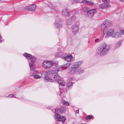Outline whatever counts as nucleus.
I'll use <instances>...</instances> for the list:
<instances>
[{"mask_svg":"<svg viewBox=\"0 0 124 124\" xmlns=\"http://www.w3.org/2000/svg\"><path fill=\"white\" fill-rule=\"evenodd\" d=\"M111 24V21L110 20H105L101 24V30L103 32L104 34L106 33L107 31Z\"/></svg>","mask_w":124,"mask_h":124,"instance_id":"7ed1b4c3","label":"nucleus"},{"mask_svg":"<svg viewBox=\"0 0 124 124\" xmlns=\"http://www.w3.org/2000/svg\"><path fill=\"white\" fill-rule=\"evenodd\" d=\"M31 9L30 11H34L36 8V6L35 5H30Z\"/></svg>","mask_w":124,"mask_h":124,"instance_id":"6ab92c4d","label":"nucleus"},{"mask_svg":"<svg viewBox=\"0 0 124 124\" xmlns=\"http://www.w3.org/2000/svg\"><path fill=\"white\" fill-rule=\"evenodd\" d=\"M31 61L32 62V63H34L36 60L35 58L34 57H32L30 59Z\"/></svg>","mask_w":124,"mask_h":124,"instance_id":"c85d7f7f","label":"nucleus"},{"mask_svg":"<svg viewBox=\"0 0 124 124\" xmlns=\"http://www.w3.org/2000/svg\"><path fill=\"white\" fill-rule=\"evenodd\" d=\"M81 61L75 62L68 70L69 73L72 74L76 72H78L80 70V68L78 67L82 63Z\"/></svg>","mask_w":124,"mask_h":124,"instance_id":"f03ea898","label":"nucleus"},{"mask_svg":"<svg viewBox=\"0 0 124 124\" xmlns=\"http://www.w3.org/2000/svg\"><path fill=\"white\" fill-rule=\"evenodd\" d=\"M63 90L62 89L61 90H60L59 91V94L60 95H61L62 94V93L64 92H67V90L66 89H63Z\"/></svg>","mask_w":124,"mask_h":124,"instance_id":"cd10ccee","label":"nucleus"},{"mask_svg":"<svg viewBox=\"0 0 124 124\" xmlns=\"http://www.w3.org/2000/svg\"><path fill=\"white\" fill-rule=\"evenodd\" d=\"M61 78L57 74L54 75V78L53 79L50 78V79L49 80V81L51 82H57L58 81H60Z\"/></svg>","mask_w":124,"mask_h":124,"instance_id":"0eeeda50","label":"nucleus"},{"mask_svg":"<svg viewBox=\"0 0 124 124\" xmlns=\"http://www.w3.org/2000/svg\"><path fill=\"white\" fill-rule=\"evenodd\" d=\"M81 124H83V123H82Z\"/></svg>","mask_w":124,"mask_h":124,"instance_id":"c03bdc74","label":"nucleus"},{"mask_svg":"<svg viewBox=\"0 0 124 124\" xmlns=\"http://www.w3.org/2000/svg\"><path fill=\"white\" fill-rule=\"evenodd\" d=\"M111 46L106 43H103L97 50V53L100 54L101 56H104L109 50Z\"/></svg>","mask_w":124,"mask_h":124,"instance_id":"f257e3e1","label":"nucleus"},{"mask_svg":"<svg viewBox=\"0 0 124 124\" xmlns=\"http://www.w3.org/2000/svg\"><path fill=\"white\" fill-rule=\"evenodd\" d=\"M81 68H80V70L79 71V74H81V73H82L84 71V70H81Z\"/></svg>","mask_w":124,"mask_h":124,"instance_id":"72a5a7b5","label":"nucleus"},{"mask_svg":"<svg viewBox=\"0 0 124 124\" xmlns=\"http://www.w3.org/2000/svg\"><path fill=\"white\" fill-rule=\"evenodd\" d=\"M78 27L76 25H73L72 26V30L73 32L76 33L78 32Z\"/></svg>","mask_w":124,"mask_h":124,"instance_id":"ddd939ff","label":"nucleus"},{"mask_svg":"<svg viewBox=\"0 0 124 124\" xmlns=\"http://www.w3.org/2000/svg\"><path fill=\"white\" fill-rule=\"evenodd\" d=\"M83 11L84 12H87L89 10H90L89 8H88L87 7H85L83 9Z\"/></svg>","mask_w":124,"mask_h":124,"instance_id":"bb28decb","label":"nucleus"},{"mask_svg":"<svg viewBox=\"0 0 124 124\" xmlns=\"http://www.w3.org/2000/svg\"><path fill=\"white\" fill-rule=\"evenodd\" d=\"M59 70H50L48 72L49 76L50 77L54 75L57 74V73L58 72Z\"/></svg>","mask_w":124,"mask_h":124,"instance_id":"9b49d317","label":"nucleus"},{"mask_svg":"<svg viewBox=\"0 0 124 124\" xmlns=\"http://www.w3.org/2000/svg\"><path fill=\"white\" fill-rule=\"evenodd\" d=\"M79 2V0H75L74 2L75 3H78Z\"/></svg>","mask_w":124,"mask_h":124,"instance_id":"58836bf2","label":"nucleus"},{"mask_svg":"<svg viewBox=\"0 0 124 124\" xmlns=\"http://www.w3.org/2000/svg\"><path fill=\"white\" fill-rule=\"evenodd\" d=\"M73 79V78L72 77L70 78V81H71Z\"/></svg>","mask_w":124,"mask_h":124,"instance_id":"ea45409f","label":"nucleus"},{"mask_svg":"<svg viewBox=\"0 0 124 124\" xmlns=\"http://www.w3.org/2000/svg\"><path fill=\"white\" fill-rule=\"evenodd\" d=\"M59 85H61L64 86L65 85V83H64V81L62 80V79H61L60 81H58V82Z\"/></svg>","mask_w":124,"mask_h":124,"instance_id":"4be33fe9","label":"nucleus"},{"mask_svg":"<svg viewBox=\"0 0 124 124\" xmlns=\"http://www.w3.org/2000/svg\"><path fill=\"white\" fill-rule=\"evenodd\" d=\"M114 33V31L113 30L110 29L107 32L106 36L109 37L111 36H112V35Z\"/></svg>","mask_w":124,"mask_h":124,"instance_id":"f3484780","label":"nucleus"},{"mask_svg":"<svg viewBox=\"0 0 124 124\" xmlns=\"http://www.w3.org/2000/svg\"><path fill=\"white\" fill-rule=\"evenodd\" d=\"M60 112L61 113H63L64 111V109L62 108H61L60 109Z\"/></svg>","mask_w":124,"mask_h":124,"instance_id":"473e14b6","label":"nucleus"},{"mask_svg":"<svg viewBox=\"0 0 124 124\" xmlns=\"http://www.w3.org/2000/svg\"><path fill=\"white\" fill-rule=\"evenodd\" d=\"M62 56V58L68 62L71 61L74 59V58L71 54L68 55L64 54H63Z\"/></svg>","mask_w":124,"mask_h":124,"instance_id":"423d86ee","label":"nucleus"},{"mask_svg":"<svg viewBox=\"0 0 124 124\" xmlns=\"http://www.w3.org/2000/svg\"><path fill=\"white\" fill-rule=\"evenodd\" d=\"M54 117L57 121H61L62 123L65 122L66 120L65 117L63 116L58 113L56 114L55 115Z\"/></svg>","mask_w":124,"mask_h":124,"instance_id":"39448f33","label":"nucleus"},{"mask_svg":"<svg viewBox=\"0 0 124 124\" xmlns=\"http://www.w3.org/2000/svg\"><path fill=\"white\" fill-rule=\"evenodd\" d=\"M76 112L77 113H79V110H77L76 111Z\"/></svg>","mask_w":124,"mask_h":124,"instance_id":"a19ab883","label":"nucleus"},{"mask_svg":"<svg viewBox=\"0 0 124 124\" xmlns=\"http://www.w3.org/2000/svg\"><path fill=\"white\" fill-rule=\"evenodd\" d=\"M48 73L46 71H44L43 73L41 75V76L43 77L45 80L46 81H49L50 78L48 77L47 76L48 75Z\"/></svg>","mask_w":124,"mask_h":124,"instance_id":"1a4fd4ad","label":"nucleus"},{"mask_svg":"<svg viewBox=\"0 0 124 124\" xmlns=\"http://www.w3.org/2000/svg\"><path fill=\"white\" fill-rule=\"evenodd\" d=\"M121 36V34L120 33L118 32H114L112 35V37L115 38H118Z\"/></svg>","mask_w":124,"mask_h":124,"instance_id":"4468645a","label":"nucleus"},{"mask_svg":"<svg viewBox=\"0 0 124 124\" xmlns=\"http://www.w3.org/2000/svg\"><path fill=\"white\" fill-rule=\"evenodd\" d=\"M82 3L85 4H88L91 5H93V3L91 1H89L86 0H84L82 1Z\"/></svg>","mask_w":124,"mask_h":124,"instance_id":"dca6fc26","label":"nucleus"},{"mask_svg":"<svg viewBox=\"0 0 124 124\" xmlns=\"http://www.w3.org/2000/svg\"><path fill=\"white\" fill-rule=\"evenodd\" d=\"M1 0H0V1H1Z\"/></svg>","mask_w":124,"mask_h":124,"instance_id":"a18cd8bd","label":"nucleus"},{"mask_svg":"<svg viewBox=\"0 0 124 124\" xmlns=\"http://www.w3.org/2000/svg\"><path fill=\"white\" fill-rule=\"evenodd\" d=\"M39 74V72L38 71L36 70H34L33 72V73L32 74L31 76H33V78L34 79L40 78L41 77L38 75Z\"/></svg>","mask_w":124,"mask_h":124,"instance_id":"9d476101","label":"nucleus"},{"mask_svg":"<svg viewBox=\"0 0 124 124\" xmlns=\"http://www.w3.org/2000/svg\"><path fill=\"white\" fill-rule=\"evenodd\" d=\"M30 5L29 6H27L26 7V9L28 11H30L31 9V8Z\"/></svg>","mask_w":124,"mask_h":124,"instance_id":"2f4dec72","label":"nucleus"},{"mask_svg":"<svg viewBox=\"0 0 124 124\" xmlns=\"http://www.w3.org/2000/svg\"><path fill=\"white\" fill-rule=\"evenodd\" d=\"M1 37L0 35V42H1Z\"/></svg>","mask_w":124,"mask_h":124,"instance_id":"79ce46f5","label":"nucleus"},{"mask_svg":"<svg viewBox=\"0 0 124 124\" xmlns=\"http://www.w3.org/2000/svg\"><path fill=\"white\" fill-rule=\"evenodd\" d=\"M29 65L30 66V69L31 70V71H30V74L31 75V74L33 73V72L34 71V70H34V69L33 68V63H30Z\"/></svg>","mask_w":124,"mask_h":124,"instance_id":"a211bd4d","label":"nucleus"},{"mask_svg":"<svg viewBox=\"0 0 124 124\" xmlns=\"http://www.w3.org/2000/svg\"><path fill=\"white\" fill-rule=\"evenodd\" d=\"M66 23L67 25H69L71 24V21L70 20L68 19L66 20Z\"/></svg>","mask_w":124,"mask_h":124,"instance_id":"393cba45","label":"nucleus"},{"mask_svg":"<svg viewBox=\"0 0 124 124\" xmlns=\"http://www.w3.org/2000/svg\"><path fill=\"white\" fill-rule=\"evenodd\" d=\"M72 83L71 82H69L67 84V86L68 89H69L70 87L72 86Z\"/></svg>","mask_w":124,"mask_h":124,"instance_id":"b1692460","label":"nucleus"},{"mask_svg":"<svg viewBox=\"0 0 124 124\" xmlns=\"http://www.w3.org/2000/svg\"><path fill=\"white\" fill-rule=\"evenodd\" d=\"M76 18V17L75 16H72L71 17V20H74Z\"/></svg>","mask_w":124,"mask_h":124,"instance_id":"f704fd0d","label":"nucleus"},{"mask_svg":"<svg viewBox=\"0 0 124 124\" xmlns=\"http://www.w3.org/2000/svg\"><path fill=\"white\" fill-rule=\"evenodd\" d=\"M96 12V11L95 9H92L90 10H89L87 13V16L88 17H92Z\"/></svg>","mask_w":124,"mask_h":124,"instance_id":"6e6552de","label":"nucleus"},{"mask_svg":"<svg viewBox=\"0 0 124 124\" xmlns=\"http://www.w3.org/2000/svg\"><path fill=\"white\" fill-rule=\"evenodd\" d=\"M62 14L63 15L68 16L69 15V11L67 9H63Z\"/></svg>","mask_w":124,"mask_h":124,"instance_id":"2eb2a0df","label":"nucleus"},{"mask_svg":"<svg viewBox=\"0 0 124 124\" xmlns=\"http://www.w3.org/2000/svg\"><path fill=\"white\" fill-rule=\"evenodd\" d=\"M60 112V110H59V109L56 108L55 109V112L56 114L58 113H58Z\"/></svg>","mask_w":124,"mask_h":124,"instance_id":"7c9ffc66","label":"nucleus"},{"mask_svg":"<svg viewBox=\"0 0 124 124\" xmlns=\"http://www.w3.org/2000/svg\"><path fill=\"white\" fill-rule=\"evenodd\" d=\"M102 1L104 2V3H106V4H108V6H110V5L109 4V0H102Z\"/></svg>","mask_w":124,"mask_h":124,"instance_id":"5701e85b","label":"nucleus"},{"mask_svg":"<svg viewBox=\"0 0 124 124\" xmlns=\"http://www.w3.org/2000/svg\"><path fill=\"white\" fill-rule=\"evenodd\" d=\"M99 8L101 9H104L108 8L110 7V6H108V4H106V3H103L100 4L99 6Z\"/></svg>","mask_w":124,"mask_h":124,"instance_id":"f8f14e48","label":"nucleus"},{"mask_svg":"<svg viewBox=\"0 0 124 124\" xmlns=\"http://www.w3.org/2000/svg\"><path fill=\"white\" fill-rule=\"evenodd\" d=\"M120 32L122 34L124 35V31L123 30H121L120 31Z\"/></svg>","mask_w":124,"mask_h":124,"instance_id":"c9c22d12","label":"nucleus"},{"mask_svg":"<svg viewBox=\"0 0 124 124\" xmlns=\"http://www.w3.org/2000/svg\"><path fill=\"white\" fill-rule=\"evenodd\" d=\"M8 97H9L11 98L12 97H13V95L12 94H10L8 96Z\"/></svg>","mask_w":124,"mask_h":124,"instance_id":"4c0bfd02","label":"nucleus"},{"mask_svg":"<svg viewBox=\"0 0 124 124\" xmlns=\"http://www.w3.org/2000/svg\"><path fill=\"white\" fill-rule=\"evenodd\" d=\"M92 118H94V117L92 115H88L86 117V120H88L91 119Z\"/></svg>","mask_w":124,"mask_h":124,"instance_id":"a878e982","label":"nucleus"},{"mask_svg":"<svg viewBox=\"0 0 124 124\" xmlns=\"http://www.w3.org/2000/svg\"><path fill=\"white\" fill-rule=\"evenodd\" d=\"M23 55L24 56L28 58L29 59H30L32 57V56L31 55L26 53H24Z\"/></svg>","mask_w":124,"mask_h":124,"instance_id":"aec40b11","label":"nucleus"},{"mask_svg":"<svg viewBox=\"0 0 124 124\" xmlns=\"http://www.w3.org/2000/svg\"><path fill=\"white\" fill-rule=\"evenodd\" d=\"M55 25L57 27L60 28L62 26V24L57 23H55Z\"/></svg>","mask_w":124,"mask_h":124,"instance_id":"c756f323","label":"nucleus"},{"mask_svg":"<svg viewBox=\"0 0 124 124\" xmlns=\"http://www.w3.org/2000/svg\"><path fill=\"white\" fill-rule=\"evenodd\" d=\"M62 102V104L65 106H68L69 105V103L67 101H66L64 100H63Z\"/></svg>","mask_w":124,"mask_h":124,"instance_id":"412c9836","label":"nucleus"},{"mask_svg":"<svg viewBox=\"0 0 124 124\" xmlns=\"http://www.w3.org/2000/svg\"><path fill=\"white\" fill-rule=\"evenodd\" d=\"M99 40V39L97 38L95 40V42H98Z\"/></svg>","mask_w":124,"mask_h":124,"instance_id":"e433bc0d","label":"nucleus"},{"mask_svg":"<svg viewBox=\"0 0 124 124\" xmlns=\"http://www.w3.org/2000/svg\"><path fill=\"white\" fill-rule=\"evenodd\" d=\"M54 65V63L51 61H44L42 64V66L44 68L50 69Z\"/></svg>","mask_w":124,"mask_h":124,"instance_id":"20e7f679","label":"nucleus"},{"mask_svg":"<svg viewBox=\"0 0 124 124\" xmlns=\"http://www.w3.org/2000/svg\"><path fill=\"white\" fill-rule=\"evenodd\" d=\"M122 2L124 1V0H120Z\"/></svg>","mask_w":124,"mask_h":124,"instance_id":"37998d69","label":"nucleus"}]
</instances>
